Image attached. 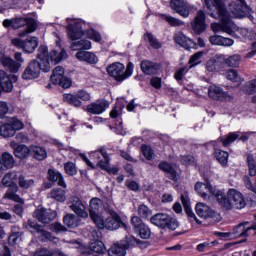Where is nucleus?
<instances>
[{"instance_id":"obj_1","label":"nucleus","mask_w":256,"mask_h":256,"mask_svg":"<svg viewBox=\"0 0 256 256\" xmlns=\"http://www.w3.org/2000/svg\"><path fill=\"white\" fill-rule=\"evenodd\" d=\"M227 1L229 0H204V7L207 11V15L213 19H218L220 23H212L211 28L214 33H227L233 34L235 24L231 21V15L234 17H241L245 10H247V3L245 0H237L229 3V11L227 10Z\"/></svg>"},{"instance_id":"obj_2","label":"nucleus","mask_w":256,"mask_h":256,"mask_svg":"<svg viewBox=\"0 0 256 256\" xmlns=\"http://www.w3.org/2000/svg\"><path fill=\"white\" fill-rule=\"evenodd\" d=\"M67 51L61 50L60 52H57V50H52L49 53V49L45 45H41L38 48V54L37 59L40 60V64L42 65V71L44 73H49L51 71V63H54V65H57V63H61L63 59H67Z\"/></svg>"},{"instance_id":"obj_3","label":"nucleus","mask_w":256,"mask_h":256,"mask_svg":"<svg viewBox=\"0 0 256 256\" xmlns=\"http://www.w3.org/2000/svg\"><path fill=\"white\" fill-rule=\"evenodd\" d=\"M228 198L220 192L217 195V201L226 209L227 211H231V209H245L247 202L245 201V197L241 192L236 189H229L228 190Z\"/></svg>"},{"instance_id":"obj_4","label":"nucleus","mask_w":256,"mask_h":256,"mask_svg":"<svg viewBox=\"0 0 256 256\" xmlns=\"http://www.w3.org/2000/svg\"><path fill=\"white\" fill-rule=\"evenodd\" d=\"M109 217L103 219L101 215L92 214V221L97 225L98 229H107V231H116L120 227H124L128 231L127 224L123 223L121 216L114 210H109Z\"/></svg>"},{"instance_id":"obj_5","label":"nucleus","mask_w":256,"mask_h":256,"mask_svg":"<svg viewBox=\"0 0 256 256\" xmlns=\"http://www.w3.org/2000/svg\"><path fill=\"white\" fill-rule=\"evenodd\" d=\"M150 223L160 229H170L175 231L179 227V222L177 219L171 217L167 213H157L150 218Z\"/></svg>"},{"instance_id":"obj_6","label":"nucleus","mask_w":256,"mask_h":256,"mask_svg":"<svg viewBox=\"0 0 256 256\" xmlns=\"http://www.w3.org/2000/svg\"><path fill=\"white\" fill-rule=\"evenodd\" d=\"M25 129V124L17 118H11L7 123L0 122V137L9 139V137H15L17 131Z\"/></svg>"},{"instance_id":"obj_7","label":"nucleus","mask_w":256,"mask_h":256,"mask_svg":"<svg viewBox=\"0 0 256 256\" xmlns=\"http://www.w3.org/2000/svg\"><path fill=\"white\" fill-rule=\"evenodd\" d=\"M13 29H21L26 27L23 31L19 32V37H25L29 33H34L37 30V22L33 18H16L13 19Z\"/></svg>"},{"instance_id":"obj_8","label":"nucleus","mask_w":256,"mask_h":256,"mask_svg":"<svg viewBox=\"0 0 256 256\" xmlns=\"http://www.w3.org/2000/svg\"><path fill=\"white\" fill-rule=\"evenodd\" d=\"M11 43L14 47H17V49H22L24 53H34L35 49L39 47V40L35 36H30L24 41L19 38H14Z\"/></svg>"},{"instance_id":"obj_9","label":"nucleus","mask_w":256,"mask_h":256,"mask_svg":"<svg viewBox=\"0 0 256 256\" xmlns=\"http://www.w3.org/2000/svg\"><path fill=\"white\" fill-rule=\"evenodd\" d=\"M208 97L213 101H233L235 96L229 92H225L223 88L216 84H212L208 88Z\"/></svg>"},{"instance_id":"obj_10","label":"nucleus","mask_w":256,"mask_h":256,"mask_svg":"<svg viewBox=\"0 0 256 256\" xmlns=\"http://www.w3.org/2000/svg\"><path fill=\"white\" fill-rule=\"evenodd\" d=\"M67 31H68V37L72 41H77V39H81L85 35V32H83V22L81 20H75L71 18H67Z\"/></svg>"},{"instance_id":"obj_11","label":"nucleus","mask_w":256,"mask_h":256,"mask_svg":"<svg viewBox=\"0 0 256 256\" xmlns=\"http://www.w3.org/2000/svg\"><path fill=\"white\" fill-rule=\"evenodd\" d=\"M68 206L78 217H81L82 219H87V217H89L85 204H83V201H81V198L78 196H70L68 199Z\"/></svg>"},{"instance_id":"obj_12","label":"nucleus","mask_w":256,"mask_h":256,"mask_svg":"<svg viewBox=\"0 0 256 256\" xmlns=\"http://www.w3.org/2000/svg\"><path fill=\"white\" fill-rule=\"evenodd\" d=\"M43 71V64L39 63L37 60H32L29 62L28 66L25 68L22 79L25 81H31V79H37Z\"/></svg>"},{"instance_id":"obj_13","label":"nucleus","mask_w":256,"mask_h":256,"mask_svg":"<svg viewBox=\"0 0 256 256\" xmlns=\"http://www.w3.org/2000/svg\"><path fill=\"white\" fill-rule=\"evenodd\" d=\"M196 213L198 217H201V219H212L216 222L221 221V215L202 202H199L196 205Z\"/></svg>"},{"instance_id":"obj_14","label":"nucleus","mask_w":256,"mask_h":256,"mask_svg":"<svg viewBox=\"0 0 256 256\" xmlns=\"http://www.w3.org/2000/svg\"><path fill=\"white\" fill-rule=\"evenodd\" d=\"M90 159L96 163L100 169H109V154L105 149L96 150L90 153Z\"/></svg>"},{"instance_id":"obj_15","label":"nucleus","mask_w":256,"mask_h":256,"mask_svg":"<svg viewBox=\"0 0 256 256\" xmlns=\"http://www.w3.org/2000/svg\"><path fill=\"white\" fill-rule=\"evenodd\" d=\"M195 191L202 197V199H207L209 195H214L217 199L218 195H221V192L217 191L209 182L202 183L198 182L195 184Z\"/></svg>"},{"instance_id":"obj_16","label":"nucleus","mask_w":256,"mask_h":256,"mask_svg":"<svg viewBox=\"0 0 256 256\" xmlns=\"http://www.w3.org/2000/svg\"><path fill=\"white\" fill-rule=\"evenodd\" d=\"M33 217L40 221V223L49 224L51 221H55L57 217V212L55 210L38 208L34 213Z\"/></svg>"},{"instance_id":"obj_17","label":"nucleus","mask_w":256,"mask_h":256,"mask_svg":"<svg viewBox=\"0 0 256 256\" xmlns=\"http://www.w3.org/2000/svg\"><path fill=\"white\" fill-rule=\"evenodd\" d=\"M170 7L181 17L187 18L190 15L191 6L187 0H170Z\"/></svg>"},{"instance_id":"obj_18","label":"nucleus","mask_w":256,"mask_h":256,"mask_svg":"<svg viewBox=\"0 0 256 256\" xmlns=\"http://www.w3.org/2000/svg\"><path fill=\"white\" fill-rule=\"evenodd\" d=\"M125 65L121 62H114L107 67V73L116 81H125L124 76Z\"/></svg>"},{"instance_id":"obj_19","label":"nucleus","mask_w":256,"mask_h":256,"mask_svg":"<svg viewBox=\"0 0 256 256\" xmlns=\"http://www.w3.org/2000/svg\"><path fill=\"white\" fill-rule=\"evenodd\" d=\"M192 29L196 35H201L207 29V24L205 23V12L199 10L196 14V17L191 23Z\"/></svg>"},{"instance_id":"obj_20","label":"nucleus","mask_w":256,"mask_h":256,"mask_svg":"<svg viewBox=\"0 0 256 256\" xmlns=\"http://www.w3.org/2000/svg\"><path fill=\"white\" fill-rule=\"evenodd\" d=\"M10 147L14 151L15 157L17 159H27L31 155V146L25 144H18L15 140L10 142Z\"/></svg>"},{"instance_id":"obj_21","label":"nucleus","mask_w":256,"mask_h":256,"mask_svg":"<svg viewBox=\"0 0 256 256\" xmlns=\"http://www.w3.org/2000/svg\"><path fill=\"white\" fill-rule=\"evenodd\" d=\"M121 106H114L110 112L111 119H118V125L114 128L117 135H127V130L123 128V120L121 119Z\"/></svg>"},{"instance_id":"obj_22","label":"nucleus","mask_w":256,"mask_h":256,"mask_svg":"<svg viewBox=\"0 0 256 256\" xmlns=\"http://www.w3.org/2000/svg\"><path fill=\"white\" fill-rule=\"evenodd\" d=\"M248 224V222H245L236 226L232 232L234 237H249V235H251V231H254V235H256V224H253L252 226L249 227H245V225Z\"/></svg>"},{"instance_id":"obj_23","label":"nucleus","mask_w":256,"mask_h":256,"mask_svg":"<svg viewBox=\"0 0 256 256\" xmlns=\"http://www.w3.org/2000/svg\"><path fill=\"white\" fill-rule=\"evenodd\" d=\"M121 244L126 250L131 249V247H139L140 249H147V247H149V244H147L146 241L139 240L133 236H126Z\"/></svg>"},{"instance_id":"obj_24","label":"nucleus","mask_w":256,"mask_h":256,"mask_svg":"<svg viewBox=\"0 0 256 256\" xmlns=\"http://www.w3.org/2000/svg\"><path fill=\"white\" fill-rule=\"evenodd\" d=\"M0 63L10 71V73H17L21 69V64L17 63L11 57L0 55Z\"/></svg>"},{"instance_id":"obj_25","label":"nucleus","mask_w":256,"mask_h":256,"mask_svg":"<svg viewBox=\"0 0 256 256\" xmlns=\"http://www.w3.org/2000/svg\"><path fill=\"white\" fill-rule=\"evenodd\" d=\"M109 107V104H107L106 101H96L94 103H91L87 106L88 113H91L92 115H101V113H104V111Z\"/></svg>"},{"instance_id":"obj_26","label":"nucleus","mask_w":256,"mask_h":256,"mask_svg":"<svg viewBox=\"0 0 256 256\" xmlns=\"http://www.w3.org/2000/svg\"><path fill=\"white\" fill-rule=\"evenodd\" d=\"M76 58L78 59V61H85L90 65H95L99 62V58H97V55H95L93 52H87L83 50H80L76 53Z\"/></svg>"},{"instance_id":"obj_27","label":"nucleus","mask_w":256,"mask_h":256,"mask_svg":"<svg viewBox=\"0 0 256 256\" xmlns=\"http://www.w3.org/2000/svg\"><path fill=\"white\" fill-rule=\"evenodd\" d=\"M209 42L211 45H218L221 47H232L235 44V41L231 38H225L219 35H213L209 37Z\"/></svg>"},{"instance_id":"obj_28","label":"nucleus","mask_w":256,"mask_h":256,"mask_svg":"<svg viewBox=\"0 0 256 256\" xmlns=\"http://www.w3.org/2000/svg\"><path fill=\"white\" fill-rule=\"evenodd\" d=\"M140 67L144 75H155L159 71V64L149 60L142 61Z\"/></svg>"},{"instance_id":"obj_29","label":"nucleus","mask_w":256,"mask_h":256,"mask_svg":"<svg viewBox=\"0 0 256 256\" xmlns=\"http://www.w3.org/2000/svg\"><path fill=\"white\" fill-rule=\"evenodd\" d=\"M8 187L9 188L4 195V199H9L10 201H15L16 203H25V200H23L19 195H17V191L19 190L17 184H13L12 186Z\"/></svg>"},{"instance_id":"obj_30","label":"nucleus","mask_w":256,"mask_h":256,"mask_svg":"<svg viewBox=\"0 0 256 256\" xmlns=\"http://www.w3.org/2000/svg\"><path fill=\"white\" fill-rule=\"evenodd\" d=\"M15 158L9 152H4L0 158V169H13Z\"/></svg>"},{"instance_id":"obj_31","label":"nucleus","mask_w":256,"mask_h":256,"mask_svg":"<svg viewBox=\"0 0 256 256\" xmlns=\"http://www.w3.org/2000/svg\"><path fill=\"white\" fill-rule=\"evenodd\" d=\"M48 179L49 181H53L57 183L59 187H63V189H67V183H65V179H63V175L61 172H57L55 170H48Z\"/></svg>"},{"instance_id":"obj_32","label":"nucleus","mask_w":256,"mask_h":256,"mask_svg":"<svg viewBox=\"0 0 256 256\" xmlns=\"http://www.w3.org/2000/svg\"><path fill=\"white\" fill-rule=\"evenodd\" d=\"M30 154L34 159H37L38 161H43L44 159H47V150L41 146H30Z\"/></svg>"},{"instance_id":"obj_33","label":"nucleus","mask_w":256,"mask_h":256,"mask_svg":"<svg viewBox=\"0 0 256 256\" xmlns=\"http://www.w3.org/2000/svg\"><path fill=\"white\" fill-rule=\"evenodd\" d=\"M174 41L177 43V45H180V47H183L184 49H189V46L192 43V40L185 36L183 32H177L174 35Z\"/></svg>"},{"instance_id":"obj_34","label":"nucleus","mask_w":256,"mask_h":256,"mask_svg":"<svg viewBox=\"0 0 256 256\" xmlns=\"http://www.w3.org/2000/svg\"><path fill=\"white\" fill-rule=\"evenodd\" d=\"M158 167L161 171L167 173L172 181H175V179H177V171H175V168H173L171 163L163 161L158 165Z\"/></svg>"},{"instance_id":"obj_35","label":"nucleus","mask_w":256,"mask_h":256,"mask_svg":"<svg viewBox=\"0 0 256 256\" xmlns=\"http://www.w3.org/2000/svg\"><path fill=\"white\" fill-rule=\"evenodd\" d=\"M91 49V41L87 39H81L77 42H72L71 50L72 51H87Z\"/></svg>"},{"instance_id":"obj_36","label":"nucleus","mask_w":256,"mask_h":256,"mask_svg":"<svg viewBox=\"0 0 256 256\" xmlns=\"http://www.w3.org/2000/svg\"><path fill=\"white\" fill-rule=\"evenodd\" d=\"M38 234H39L38 239L40 241H42V243H47V241H50L51 243H54L55 245H57V243H59V238L53 236V234H51V232L45 231L42 228L40 229Z\"/></svg>"},{"instance_id":"obj_37","label":"nucleus","mask_w":256,"mask_h":256,"mask_svg":"<svg viewBox=\"0 0 256 256\" xmlns=\"http://www.w3.org/2000/svg\"><path fill=\"white\" fill-rule=\"evenodd\" d=\"M126 249L125 246H123L122 243L120 244H114L109 250L108 255L109 256H125L126 255Z\"/></svg>"},{"instance_id":"obj_38","label":"nucleus","mask_w":256,"mask_h":256,"mask_svg":"<svg viewBox=\"0 0 256 256\" xmlns=\"http://www.w3.org/2000/svg\"><path fill=\"white\" fill-rule=\"evenodd\" d=\"M50 199H55V201H59L60 203L65 202V190L60 189V188H55L51 190L49 193Z\"/></svg>"},{"instance_id":"obj_39","label":"nucleus","mask_w":256,"mask_h":256,"mask_svg":"<svg viewBox=\"0 0 256 256\" xmlns=\"http://www.w3.org/2000/svg\"><path fill=\"white\" fill-rule=\"evenodd\" d=\"M102 202L99 198H92L90 200V217L93 219V215H99L98 211L101 208Z\"/></svg>"},{"instance_id":"obj_40","label":"nucleus","mask_w":256,"mask_h":256,"mask_svg":"<svg viewBox=\"0 0 256 256\" xmlns=\"http://www.w3.org/2000/svg\"><path fill=\"white\" fill-rule=\"evenodd\" d=\"M63 99L65 103H68L69 105H73V107H81V105H83L81 100H79V97L77 96V94L75 95L64 94Z\"/></svg>"},{"instance_id":"obj_41","label":"nucleus","mask_w":256,"mask_h":256,"mask_svg":"<svg viewBox=\"0 0 256 256\" xmlns=\"http://www.w3.org/2000/svg\"><path fill=\"white\" fill-rule=\"evenodd\" d=\"M63 77H65V69H63V67H61V66H57L53 70L50 79H51L52 83L56 84V83H59V80L63 79Z\"/></svg>"},{"instance_id":"obj_42","label":"nucleus","mask_w":256,"mask_h":256,"mask_svg":"<svg viewBox=\"0 0 256 256\" xmlns=\"http://www.w3.org/2000/svg\"><path fill=\"white\" fill-rule=\"evenodd\" d=\"M228 67L237 68L241 65V55L234 54L224 60Z\"/></svg>"},{"instance_id":"obj_43","label":"nucleus","mask_w":256,"mask_h":256,"mask_svg":"<svg viewBox=\"0 0 256 256\" xmlns=\"http://www.w3.org/2000/svg\"><path fill=\"white\" fill-rule=\"evenodd\" d=\"M240 136H241V132L240 131L230 132L222 140V143H223L224 147H229V145H231V143H235V141H237V139H239Z\"/></svg>"},{"instance_id":"obj_44","label":"nucleus","mask_w":256,"mask_h":256,"mask_svg":"<svg viewBox=\"0 0 256 256\" xmlns=\"http://www.w3.org/2000/svg\"><path fill=\"white\" fill-rule=\"evenodd\" d=\"M138 215L140 219H149L153 215V210H151L147 205L141 204L138 206Z\"/></svg>"},{"instance_id":"obj_45","label":"nucleus","mask_w":256,"mask_h":256,"mask_svg":"<svg viewBox=\"0 0 256 256\" xmlns=\"http://www.w3.org/2000/svg\"><path fill=\"white\" fill-rule=\"evenodd\" d=\"M225 75H226V79H228L229 81H232V83H242L243 82V78H241V76L239 75L237 70L229 69L225 73Z\"/></svg>"},{"instance_id":"obj_46","label":"nucleus","mask_w":256,"mask_h":256,"mask_svg":"<svg viewBox=\"0 0 256 256\" xmlns=\"http://www.w3.org/2000/svg\"><path fill=\"white\" fill-rule=\"evenodd\" d=\"M248 172L250 177H256V159L255 156L249 154L247 156Z\"/></svg>"},{"instance_id":"obj_47","label":"nucleus","mask_w":256,"mask_h":256,"mask_svg":"<svg viewBox=\"0 0 256 256\" xmlns=\"http://www.w3.org/2000/svg\"><path fill=\"white\" fill-rule=\"evenodd\" d=\"M216 159L220 165L225 167L227 163H229V153L222 151V150H217L216 153Z\"/></svg>"},{"instance_id":"obj_48","label":"nucleus","mask_w":256,"mask_h":256,"mask_svg":"<svg viewBox=\"0 0 256 256\" xmlns=\"http://www.w3.org/2000/svg\"><path fill=\"white\" fill-rule=\"evenodd\" d=\"M64 224L67 225V227L75 228L77 225H79V222L77 221V216L74 214H67L63 218Z\"/></svg>"},{"instance_id":"obj_49","label":"nucleus","mask_w":256,"mask_h":256,"mask_svg":"<svg viewBox=\"0 0 256 256\" xmlns=\"http://www.w3.org/2000/svg\"><path fill=\"white\" fill-rule=\"evenodd\" d=\"M90 250L94 253H105V244L101 240H96L90 243Z\"/></svg>"},{"instance_id":"obj_50","label":"nucleus","mask_w":256,"mask_h":256,"mask_svg":"<svg viewBox=\"0 0 256 256\" xmlns=\"http://www.w3.org/2000/svg\"><path fill=\"white\" fill-rule=\"evenodd\" d=\"M15 179H17V173H7L2 179V184L4 185V187H12L13 181H15Z\"/></svg>"},{"instance_id":"obj_51","label":"nucleus","mask_w":256,"mask_h":256,"mask_svg":"<svg viewBox=\"0 0 256 256\" xmlns=\"http://www.w3.org/2000/svg\"><path fill=\"white\" fill-rule=\"evenodd\" d=\"M18 183L22 189H29V187H33V185H35V181L33 179H26L25 176H19Z\"/></svg>"},{"instance_id":"obj_52","label":"nucleus","mask_w":256,"mask_h":256,"mask_svg":"<svg viewBox=\"0 0 256 256\" xmlns=\"http://www.w3.org/2000/svg\"><path fill=\"white\" fill-rule=\"evenodd\" d=\"M204 54L205 53L203 51H200L192 55L189 60L190 68L196 67V65H199V63H201V58L203 57Z\"/></svg>"},{"instance_id":"obj_53","label":"nucleus","mask_w":256,"mask_h":256,"mask_svg":"<svg viewBox=\"0 0 256 256\" xmlns=\"http://www.w3.org/2000/svg\"><path fill=\"white\" fill-rule=\"evenodd\" d=\"M162 17L163 19H165V21H167V23H169V25H171V27H181V25H184L183 21L175 17L165 15V14H163Z\"/></svg>"},{"instance_id":"obj_54","label":"nucleus","mask_w":256,"mask_h":256,"mask_svg":"<svg viewBox=\"0 0 256 256\" xmlns=\"http://www.w3.org/2000/svg\"><path fill=\"white\" fill-rule=\"evenodd\" d=\"M141 152L142 155H144L145 159H147V161H151L153 159V156L155 155V152H153V148L147 145L141 146Z\"/></svg>"},{"instance_id":"obj_55","label":"nucleus","mask_w":256,"mask_h":256,"mask_svg":"<svg viewBox=\"0 0 256 256\" xmlns=\"http://www.w3.org/2000/svg\"><path fill=\"white\" fill-rule=\"evenodd\" d=\"M243 91L247 95H253V93H256V79L247 82L243 87Z\"/></svg>"},{"instance_id":"obj_56","label":"nucleus","mask_w":256,"mask_h":256,"mask_svg":"<svg viewBox=\"0 0 256 256\" xmlns=\"http://www.w3.org/2000/svg\"><path fill=\"white\" fill-rule=\"evenodd\" d=\"M64 169L67 175H70V177L77 175V166L73 162H66L64 164Z\"/></svg>"},{"instance_id":"obj_57","label":"nucleus","mask_w":256,"mask_h":256,"mask_svg":"<svg viewBox=\"0 0 256 256\" xmlns=\"http://www.w3.org/2000/svg\"><path fill=\"white\" fill-rule=\"evenodd\" d=\"M136 231L139 232L141 239H149V237H151V229L145 224L142 227L138 228Z\"/></svg>"},{"instance_id":"obj_58","label":"nucleus","mask_w":256,"mask_h":256,"mask_svg":"<svg viewBox=\"0 0 256 256\" xmlns=\"http://www.w3.org/2000/svg\"><path fill=\"white\" fill-rule=\"evenodd\" d=\"M21 3H23V0H7L6 2H4V5L2 6L3 8L0 9V13L2 11H5V9H13L15 5H21Z\"/></svg>"},{"instance_id":"obj_59","label":"nucleus","mask_w":256,"mask_h":256,"mask_svg":"<svg viewBox=\"0 0 256 256\" xmlns=\"http://www.w3.org/2000/svg\"><path fill=\"white\" fill-rule=\"evenodd\" d=\"M145 39H147V41H149L151 47H153V49H161V43H159L156 38L153 37V34L151 33H147L145 36Z\"/></svg>"},{"instance_id":"obj_60","label":"nucleus","mask_w":256,"mask_h":256,"mask_svg":"<svg viewBox=\"0 0 256 256\" xmlns=\"http://www.w3.org/2000/svg\"><path fill=\"white\" fill-rule=\"evenodd\" d=\"M15 142L18 145H21V143H29L30 139L29 136L23 132H19L15 135Z\"/></svg>"},{"instance_id":"obj_61","label":"nucleus","mask_w":256,"mask_h":256,"mask_svg":"<svg viewBox=\"0 0 256 256\" xmlns=\"http://www.w3.org/2000/svg\"><path fill=\"white\" fill-rule=\"evenodd\" d=\"M88 39H91L92 41H95L96 43H99L101 41V34L94 29H91L87 32Z\"/></svg>"},{"instance_id":"obj_62","label":"nucleus","mask_w":256,"mask_h":256,"mask_svg":"<svg viewBox=\"0 0 256 256\" xmlns=\"http://www.w3.org/2000/svg\"><path fill=\"white\" fill-rule=\"evenodd\" d=\"M21 232H14L12 233L9 238L8 241L11 245H17L19 243V241H21Z\"/></svg>"},{"instance_id":"obj_63","label":"nucleus","mask_w":256,"mask_h":256,"mask_svg":"<svg viewBox=\"0 0 256 256\" xmlns=\"http://www.w3.org/2000/svg\"><path fill=\"white\" fill-rule=\"evenodd\" d=\"M180 162L182 165H193L195 158L192 155H182L180 156Z\"/></svg>"},{"instance_id":"obj_64","label":"nucleus","mask_w":256,"mask_h":256,"mask_svg":"<svg viewBox=\"0 0 256 256\" xmlns=\"http://www.w3.org/2000/svg\"><path fill=\"white\" fill-rule=\"evenodd\" d=\"M131 223L136 231L140 229V227L145 225V223H143V220H141V216H133L131 219Z\"/></svg>"}]
</instances>
